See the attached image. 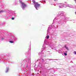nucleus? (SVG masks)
<instances>
[{
	"label": "nucleus",
	"instance_id": "6",
	"mask_svg": "<svg viewBox=\"0 0 76 76\" xmlns=\"http://www.w3.org/2000/svg\"><path fill=\"white\" fill-rule=\"evenodd\" d=\"M10 43H13V41H10Z\"/></svg>",
	"mask_w": 76,
	"mask_h": 76
},
{
	"label": "nucleus",
	"instance_id": "12",
	"mask_svg": "<svg viewBox=\"0 0 76 76\" xmlns=\"http://www.w3.org/2000/svg\"><path fill=\"white\" fill-rule=\"evenodd\" d=\"M1 39H4V38L2 37L1 38Z\"/></svg>",
	"mask_w": 76,
	"mask_h": 76
},
{
	"label": "nucleus",
	"instance_id": "4",
	"mask_svg": "<svg viewBox=\"0 0 76 76\" xmlns=\"http://www.w3.org/2000/svg\"><path fill=\"white\" fill-rule=\"evenodd\" d=\"M6 12V10H1L0 11V13H3V12Z\"/></svg>",
	"mask_w": 76,
	"mask_h": 76
},
{
	"label": "nucleus",
	"instance_id": "17",
	"mask_svg": "<svg viewBox=\"0 0 76 76\" xmlns=\"http://www.w3.org/2000/svg\"><path fill=\"white\" fill-rule=\"evenodd\" d=\"M8 63H9V62H8Z\"/></svg>",
	"mask_w": 76,
	"mask_h": 76
},
{
	"label": "nucleus",
	"instance_id": "14",
	"mask_svg": "<svg viewBox=\"0 0 76 76\" xmlns=\"http://www.w3.org/2000/svg\"><path fill=\"white\" fill-rule=\"evenodd\" d=\"M75 15H76V12H75Z\"/></svg>",
	"mask_w": 76,
	"mask_h": 76
},
{
	"label": "nucleus",
	"instance_id": "9",
	"mask_svg": "<svg viewBox=\"0 0 76 76\" xmlns=\"http://www.w3.org/2000/svg\"><path fill=\"white\" fill-rule=\"evenodd\" d=\"M64 54L65 56H67V53H64Z\"/></svg>",
	"mask_w": 76,
	"mask_h": 76
},
{
	"label": "nucleus",
	"instance_id": "5",
	"mask_svg": "<svg viewBox=\"0 0 76 76\" xmlns=\"http://www.w3.org/2000/svg\"><path fill=\"white\" fill-rule=\"evenodd\" d=\"M33 3H34V4H35L36 3V2H35V1L34 0L33 1Z\"/></svg>",
	"mask_w": 76,
	"mask_h": 76
},
{
	"label": "nucleus",
	"instance_id": "15",
	"mask_svg": "<svg viewBox=\"0 0 76 76\" xmlns=\"http://www.w3.org/2000/svg\"><path fill=\"white\" fill-rule=\"evenodd\" d=\"M54 1H56V0H54Z\"/></svg>",
	"mask_w": 76,
	"mask_h": 76
},
{
	"label": "nucleus",
	"instance_id": "8",
	"mask_svg": "<svg viewBox=\"0 0 76 76\" xmlns=\"http://www.w3.org/2000/svg\"><path fill=\"white\" fill-rule=\"evenodd\" d=\"M49 36L48 35L47 37V39H48V38H49Z\"/></svg>",
	"mask_w": 76,
	"mask_h": 76
},
{
	"label": "nucleus",
	"instance_id": "7",
	"mask_svg": "<svg viewBox=\"0 0 76 76\" xmlns=\"http://www.w3.org/2000/svg\"><path fill=\"white\" fill-rule=\"evenodd\" d=\"M14 19H15V18H11L12 20H14Z\"/></svg>",
	"mask_w": 76,
	"mask_h": 76
},
{
	"label": "nucleus",
	"instance_id": "2",
	"mask_svg": "<svg viewBox=\"0 0 76 76\" xmlns=\"http://www.w3.org/2000/svg\"><path fill=\"white\" fill-rule=\"evenodd\" d=\"M21 4L22 5V6L23 7V8H24L26 6V5L24 3H21Z\"/></svg>",
	"mask_w": 76,
	"mask_h": 76
},
{
	"label": "nucleus",
	"instance_id": "1",
	"mask_svg": "<svg viewBox=\"0 0 76 76\" xmlns=\"http://www.w3.org/2000/svg\"><path fill=\"white\" fill-rule=\"evenodd\" d=\"M40 7V4H38V3L36 2L34 5V7H35L36 10H37V8Z\"/></svg>",
	"mask_w": 76,
	"mask_h": 76
},
{
	"label": "nucleus",
	"instance_id": "10",
	"mask_svg": "<svg viewBox=\"0 0 76 76\" xmlns=\"http://www.w3.org/2000/svg\"><path fill=\"white\" fill-rule=\"evenodd\" d=\"M74 53L76 55V51H74Z\"/></svg>",
	"mask_w": 76,
	"mask_h": 76
},
{
	"label": "nucleus",
	"instance_id": "3",
	"mask_svg": "<svg viewBox=\"0 0 76 76\" xmlns=\"http://www.w3.org/2000/svg\"><path fill=\"white\" fill-rule=\"evenodd\" d=\"M9 67H7L6 68V70L5 71V73H7L9 71Z\"/></svg>",
	"mask_w": 76,
	"mask_h": 76
},
{
	"label": "nucleus",
	"instance_id": "16",
	"mask_svg": "<svg viewBox=\"0 0 76 76\" xmlns=\"http://www.w3.org/2000/svg\"><path fill=\"white\" fill-rule=\"evenodd\" d=\"M9 42H10V41H9Z\"/></svg>",
	"mask_w": 76,
	"mask_h": 76
},
{
	"label": "nucleus",
	"instance_id": "13",
	"mask_svg": "<svg viewBox=\"0 0 76 76\" xmlns=\"http://www.w3.org/2000/svg\"><path fill=\"white\" fill-rule=\"evenodd\" d=\"M22 1H20V3H22Z\"/></svg>",
	"mask_w": 76,
	"mask_h": 76
},
{
	"label": "nucleus",
	"instance_id": "11",
	"mask_svg": "<svg viewBox=\"0 0 76 76\" xmlns=\"http://www.w3.org/2000/svg\"><path fill=\"white\" fill-rule=\"evenodd\" d=\"M66 48L67 49V50H69V49H68V48H67V47H66Z\"/></svg>",
	"mask_w": 76,
	"mask_h": 76
}]
</instances>
